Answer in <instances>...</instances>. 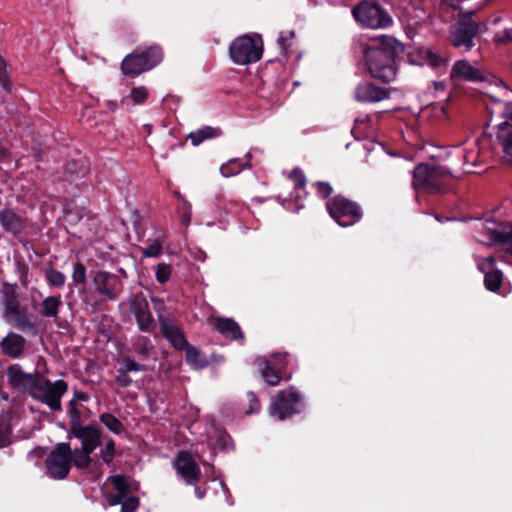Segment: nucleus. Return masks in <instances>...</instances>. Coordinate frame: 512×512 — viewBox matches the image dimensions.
I'll list each match as a JSON object with an SVG mask.
<instances>
[{"instance_id":"1","label":"nucleus","mask_w":512,"mask_h":512,"mask_svg":"<svg viewBox=\"0 0 512 512\" xmlns=\"http://www.w3.org/2000/svg\"><path fill=\"white\" fill-rule=\"evenodd\" d=\"M367 70L372 78L383 83L396 79L398 72L397 59L404 52V45L395 37L382 35L362 44Z\"/></svg>"},{"instance_id":"2","label":"nucleus","mask_w":512,"mask_h":512,"mask_svg":"<svg viewBox=\"0 0 512 512\" xmlns=\"http://www.w3.org/2000/svg\"><path fill=\"white\" fill-rule=\"evenodd\" d=\"M483 5L470 10H460L455 22L449 27L448 42L463 52H469L475 46L478 35L487 31V23L479 18Z\"/></svg>"},{"instance_id":"3","label":"nucleus","mask_w":512,"mask_h":512,"mask_svg":"<svg viewBox=\"0 0 512 512\" xmlns=\"http://www.w3.org/2000/svg\"><path fill=\"white\" fill-rule=\"evenodd\" d=\"M452 177L447 170L439 165L419 163L413 170L412 186L415 190L426 192H449Z\"/></svg>"},{"instance_id":"4","label":"nucleus","mask_w":512,"mask_h":512,"mask_svg":"<svg viewBox=\"0 0 512 512\" xmlns=\"http://www.w3.org/2000/svg\"><path fill=\"white\" fill-rule=\"evenodd\" d=\"M81 441V447L73 450V465L77 469H86L91 463V453L101 444V432L91 425L69 428L68 438Z\"/></svg>"},{"instance_id":"5","label":"nucleus","mask_w":512,"mask_h":512,"mask_svg":"<svg viewBox=\"0 0 512 512\" xmlns=\"http://www.w3.org/2000/svg\"><path fill=\"white\" fill-rule=\"evenodd\" d=\"M163 59V51L159 45H151L144 50L135 49L127 54L121 62V72L135 78L143 72L157 66Z\"/></svg>"},{"instance_id":"6","label":"nucleus","mask_w":512,"mask_h":512,"mask_svg":"<svg viewBox=\"0 0 512 512\" xmlns=\"http://www.w3.org/2000/svg\"><path fill=\"white\" fill-rule=\"evenodd\" d=\"M352 15L363 28L386 29L393 24L390 13L375 1H361L353 7Z\"/></svg>"},{"instance_id":"7","label":"nucleus","mask_w":512,"mask_h":512,"mask_svg":"<svg viewBox=\"0 0 512 512\" xmlns=\"http://www.w3.org/2000/svg\"><path fill=\"white\" fill-rule=\"evenodd\" d=\"M263 53V40L260 34H244L235 38L229 46L230 59L237 65H247L259 61Z\"/></svg>"},{"instance_id":"8","label":"nucleus","mask_w":512,"mask_h":512,"mask_svg":"<svg viewBox=\"0 0 512 512\" xmlns=\"http://www.w3.org/2000/svg\"><path fill=\"white\" fill-rule=\"evenodd\" d=\"M3 318L16 329L33 330L34 323L28 308L20 304L14 291H6L3 297Z\"/></svg>"},{"instance_id":"9","label":"nucleus","mask_w":512,"mask_h":512,"mask_svg":"<svg viewBox=\"0 0 512 512\" xmlns=\"http://www.w3.org/2000/svg\"><path fill=\"white\" fill-rule=\"evenodd\" d=\"M68 389L67 383L63 380L51 382L42 375L37 380L30 396L44 404L50 409L59 411L61 410V397Z\"/></svg>"},{"instance_id":"10","label":"nucleus","mask_w":512,"mask_h":512,"mask_svg":"<svg viewBox=\"0 0 512 512\" xmlns=\"http://www.w3.org/2000/svg\"><path fill=\"white\" fill-rule=\"evenodd\" d=\"M72 464L73 451L70 444L66 442L56 444L46 460L50 475L59 480L68 476Z\"/></svg>"},{"instance_id":"11","label":"nucleus","mask_w":512,"mask_h":512,"mask_svg":"<svg viewBox=\"0 0 512 512\" xmlns=\"http://www.w3.org/2000/svg\"><path fill=\"white\" fill-rule=\"evenodd\" d=\"M272 360L260 356L255 359V365L265 380L270 386H277L281 379L283 370L288 365L287 353H274L271 355Z\"/></svg>"},{"instance_id":"12","label":"nucleus","mask_w":512,"mask_h":512,"mask_svg":"<svg viewBox=\"0 0 512 512\" xmlns=\"http://www.w3.org/2000/svg\"><path fill=\"white\" fill-rule=\"evenodd\" d=\"M38 371L32 373H26L20 364H12L6 369V376L9 386L19 392L27 393L30 395L37 380L40 377Z\"/></svg>"},{"instance_id":"13","label":"nucleus","mask_w":512,"mask_h":512,"mask_svg":"<svg viewBox=\"0 0 512 512\" xmlns=\"http://www.w3.org/2000/svg\"><path fill=\"white\" fill-rule=\"evenodd\" d=\"M301 396L294 390L280 391L276 394L271 404V413L283 420L299 411L297 408Z\"/></svg>"},{"instance_id":"14","label":"nucleus","mask_w":512,"mask_h":512,"mask_svg":"<svg viewBox=\"0 0 512 512\" xmlns=\"http://www.w3.org/2000/svg\"><path fill=\"white\" fill-rule=\"evenodd\" d=\"M93 284L102 301L116 299L122 290L119 278L106 271L96 272L93 277Z\"/></svg>"},{"instance_id":"15","label":"nucleus","mask_w":512,"mask_h":512,"mask_svg":"<svg viewBox=\"0 0 512 512\" xmlns=\"http://www.w3.org/2000/svg\"><path fill=\"white\" fill-rule=\"evenodd\" d=\"M173 465L177 473L188 485H196L198 483L201 471L189 452L180 451L175 457Z\"/></svg>"},{"instance_id":"16","label":"nucleus","mask_w":512,"mask_h":512,"mask_svg":"<svg viewBox=\"0 0 512 512\" xmlns=\"http://www.w3.org/2000/svg\"><path fill=\"white\" fill-rule=\"evenodd\" d=\"M129 484L121 475L110 476L103 485V496L110 506L122 502L129 492Z\"/></svg>"},{"instance_id":"17","label":"nucleus","mask_w":512,"mask_h":512,"mask_svg":"<svg viewBox=\"0 0 512 512\" xmlns=\"http://www.w3.org/2000/svg\"><path fill=\"white\" fill-rule=\"evenodd\" d=\"M390 94L391 90L389 88L380 87L373 82L365 81L356 86L354 98L360 103H377L389 99Z\"/></svg>"},{"instance_id":"18","label":"nucleus","mask_w":512,"mask_h":512,"mask_svg":"<svg viewBox=\"0 0 512 512\" xmlns=\"http://www.w3.org/2000/svg\"><path fill=\"white\" fill-rule=\"evenodd\" d=\"M450 78L453 81H466L474 83L486 81L484 72L481 69L473 66L466 59L455 61L450 71Z\"/></svg>"},{"instance_id":"19","label":"nucleus","mask_w":512,"mask_h":512,"mask_svg":"<svg viewBox=\"0 0 512 512\" xmlns=\"http://www.w3.org/2000/svg\"><path fill=\"white\" fill-rule=\"evenodd\" d=\"M159 325L163 336L172 344L177 350H183L187 345L186 338L181 329L176 323L167 317L159 314Z\"/></svg>"},{"instance_id":"20","label":"nucleus","mask_w":512,"mask_h":512,"mask_svg":"<svg viewBox=\"0 0 512 512\" xmlns=\"http://www.w3.org/2000/svg\"><path fill=\"white\" fill-rule=\"evenodd\" d=\"M26 347V339L17 333H8L0 342V349L3 355L12 359L20 358Z\"/></svg>"},{"instance_id":"21","label":"nucleus","mask_w":512,"mask_h":512,"mask_svg":"<svg viewBox=\"0 0 512 512\" xmlns=\"http://www.w3.org/2000/svg\"><path fill=\"white\" fill-rule=\"evenodd\" d=\"M408 61L411 64L424 65L427 64L433 69L446 66L447 59L431 49H420L416 54L408 53Z\"/></svg>"},{"instance_id":"22","label":"nucleus","mask_w":512,"mask_h":512,"mask_svg":"<svg viewBox=\"0 0 512 512\" xmlns=\"http://www.w3.org/2000/svg\"><path fill=\"white\" fill-rule=\"evenodd\" d=\"M132 311L136 317V321L140 330L151 331L154 328V320L149 311L148 303L144 298H134L132 302Z\"/></svg>"},{"instance_id":"23","label":"nucleus","mask_w":512,"mask_h":512,"mask_svg":"<svg viewBox=\"0 0 512 512\" xmlns=\"http://www.w3.org/2000/svg\"><path fill=\"white\" fill-rule=\"evenodd\" d=\"M327 208L330 215L338 221L339 224L343 225L340 222V218L345 215L359 216V211L357 206L350 202L349 200L337 196L331 201L327 203Z\"/></svg>"},{"instance_id":"24","label":"nucleus","mask_w":512,"mask_h":512,"mask_svg":"<svg viewBox=\"0 0 512 512\" xmlns=\"http://www.w3.org/2000/svg\"><path fill=\"white\" fill-rule=\"evenodd\" d=\"M90 164L86 157L79 155L71 158L64 165V179L70 183L83 178L89 172Z\"/></svg>"},{"instance_id":"25","label":"nucleus","mask_w":512,"mask_h":512,"mask_svg":"<svg viewBox=\"0 0 512 512\" xmlns=\"http://www.w3.org/2000/svg\"><path fill=\"white\" fill-rule=\"evenodd\" d=\"M497 140L502 148L504 162L512 165V125L508 121L498 126Z\"/></svg>"},{"instance_id":"26","label":"nucleus","mask_w":512,"mask_h":512,"mask_svg":"<svg viewBox=\"0 0 512 512\" xmlns=\"http://www.w3.org/2000/svg\"><path fill=\"white\" fill-rule=\"evenodd\" d=\"M211 324L223 336L232 340L243 339L239 325L231 318H214Z\"/></svg>"},{"instance_id":"27","label":"nucleus","mask_w":512,"mask_h":512,"mask_svg":"<svg viewBox=\"0 0 512 512\" xmlns=\"http://www.w3.org/2000/svg\"><path fill=\"white\" fill-rule=\"evenodd\" d=\"M247 160L244 162L240 158L230 159L220 167V172L224 177H230L240 173L245 167H250L251 154H246Z\"/></svg>"},{"instance_id":"28","label":"nucleus","mask_w":512,"mask_h":512,"mask_svg":"<svg viewBox=\"0 0 512 512\" xmlns=\"http://www.w3.org/2000/svg\"><path fill=\"white\" fill-rule=\"evenodd\" d=\"M222 134L220 128H214L211 126H205L196 131H192L188 134V139L191 140L192 145L198 146L204 140L213 139Z\"/></svg>"},{"instance_id":"29","label":"nucleus","mask_w":512,"mask_h":512,"mask_svg":"<svg viewBox=\"0 0 512 512\" xmlns=\"http://www.w3.org/2000/svg\"><path fill=\"white\" fill-rule=\"evenodd\" d=\"M0 221L2 226L12 233H19L23 228L20 217L10 209H5L0 213Z\"/></svg>"},{"instance_id":"30","label":"nucleus","mask_w":512,"mask_h":512,"mask_svg":"<svg viewBox=\"0 0 512 512\" xmlns=\"http://www.w3.org/2000/svg\"><path fill=\"white\" fill-rule=\"evenodd\" d=\"M62 305L60 297L48 296L42 301L41 315L47 318H58V310Z\"/></svg>"},{"instance_id":"31","label":"nucleus","mask_w":512,"mask_h":512,"mask_svg":"<svg viewBox=\"0 0 512 512\" xmlns=\"http://www.w3.org/2000/svg\"><path fill=\"white\" fill-rule=\"evenodd\" d=\"M12 427L8 417H0V448H4L11 444Z\"/></svg>"},{"instance_id":"32","label":"nucleus","mask_w":512,"mask_h":512,"mask_svg":"<svg viewBox=\"0 0 512 512\" xmlns=\"http://www.w3.org/2000/svg\"><path fill=\"white\" fill-rule=\"evenodd\" d=\"M484 273H485L484 283H485L486 288L490 291H497L502 285L503 275H502L501 271L491 270V271H487Z\"/></svg>"},{"instance_id":"33","label":"nucleus","mask_w":512,"mask_h":512,"mask_svg":"<svg viewBox=\"0 0 512 512\" xmlns=\"http://www.w3.org/2000/svg\"><path fill=\"white\" fill-rule=\"evenodd\" d=\"M7 61L0 55V85L5 92L10 93L12 90V82L10 80V71Z\"/></svg>"},{"instance_id":"34","label":"nucleus","mask_w":512,"mask_h":512,"mask_svg":"<svg viewBox=\"0 0 512 512\" xmlns=\"http://www.w3.org/2000/svg\"><path fill=\"white\" fill-rule=\"evenodd\" d=\"M491 237L493 240L500 243H509L512 241V226L502 225L498 229L491 231Z\"/></svg>"},{"instance_id":"35","label":"nucleus","mask_w":512,"mask_h":512,"mask_svg":"<svg viewBox=\"0 0 512 512\" xmlns=\"http://www.w3.org/2000/svg\"><path fill=\"white\" fill-rule=\"evenodd\" d=\"M287 178L291 182H293L294 189H296V190H302L306 186L307 178H306L303 170L299 167H295L294 169H292L288 173Z\"/></svg>"},{"instance_id":"36","label":"nucleus","mask_w":512,"mask_h":512,"mask_svg":"<svg viewBox=\"0 0 512 512\" xmlns=\"http://www.w3.org/2000/svg\"><path fill=\"white\" fill-rule=\"evenodd\" d=\"M100 420L110 431L116 434H120L124 430L122 423L112 414H102Z\"/></svg>"},{"instance_id":"37","label":"nucleus","mask_w":512,"mask_h":512,"mask_svg":"<svg viewBox=\"0 0 512 512\" xmlns=\"http://www.w3.org/2000/svg\"><path fill=\"white\" fill-rule=\"evenodd\" d=\"M149 96V91L145 86L133 87L130 97L135 104H143Z\"/></svg>"},{"instance_id":"38","label":"nucleus","mask_w":512,"mask_h":512,"mask_svg":"<svg viewBox=\"0 0 512 512\" xmlns=\"http://www.w3.org/2000/svg\"><path fill=\"white\" fill-rule=\"evenodd\" d=\"M46 279L49 284L56 287H61L65 283V276L61 272L54 269L46 270Z\"/></svg>"},{"instance_id":"39","label":"nucleus","mask_w":512,"mask_h":512,"mask_svg":"<svg viewBox=\"0 0 512 512\" xmlns=\"http://www.w3.org/2000/svg\"><path fill=\"white\" fill-rule=\"evenodd\" d=\"M186 360L187 362L192 365L198 367L200 364V353L199 351L191 346L188 342L187 345L184 347Z\"/></svg>"},{"instance_id":"40","label":"nucleus","mask_w":512,"mask_h":512,"mask_svg":"<svg viewBox=\"0 0 512 512\" xmlns=\"http://www.w3.org/2000/svg\"><path fill=\"white\" fill-rule=\"evenodd\" d=\"M171 266L166 263H159L156 266V279L159 283H165L170 279Z\"/></svg>"},{"instance_id":"41","label":"nucleus","mask_w":512,"mask_h":512,"mask_svg":"<svg viewBox=\"0 0 512 512\" xmlns=\"http://www.w3.org/2000/svg\"><path fill=\"white\" fill-rule=\"evenodd\" d=\"M115 443L112 439H109L105 443V447L100 451V457L106 464L111 463L114 457Z\"/></svg>"},{"instance_id":"42","label":"nucleus","mask_w":512,"mask_h":512,"mask_svg":"<svg viewBox=\"0 0 512 512\" xmlns=\"http://www.w3.org/2000/svg\"><path fill=\"white\" fill-rule=\"evenodd\" d=\"M69 416H70V427L74 428L78 427L81 424L80 422V411L76 407L75 399H72L69 403Z\"/></svg>"},{"instance_id":"43","label":"nucleus","mask_w":512,"mask_h":512,"mask_svg":"<svg viewBox=\"0 0 512 512\" xmlns=\"http://www.w3.org/2000/svg\"><path fill=\"white\" fill-rule=\"evenodd\" d=\"M122 369H124L127 373L132 371H146L147 367L143 364L137 363L136 361L130 358H124L121 361Z\"/></svg>"},{"instance_id":"44","label":"nucleus","mask_w":512,"mask_h":512,"mask_svg":"<svg viewBox=\"0 0 512 512\" xmlns=\"http://www.w3.org/2000/svg\"><path fill=\"white\" fill-rule=\"evenodd\" d=\"M362 125H365L366 127H371L372 126V117L370 115H364V116L357 117L355 119L354 127L352 129V134L354 135L355 138L360 137V136H357L356 133H358L360 131V128Z\"/></svg>"},{"instance_id":"45","label":"nucleus","mask_w":512,"mask_h":512,"mask_svg":"<svg viewBox=\"0 0 512 512\" xmlns=\"http://www.w3.org/2000/svg\"><path fill=\"white\" fill-rule=\"evenodd\" d=\"M72 278L75 283H80V284L85 283L86 268L82 263L78 262L75 264Z\"/></svg>"},{"instance_id":"46","label":"nucleus","mask_w":512,"mask_h":512,"mask_svg":"<svg viewBox=\"0 0 512 512\" xmlns=\"http://www.w3.org/2000/svg\"><path fill=\"white\" fill-rule=\"evenodd\" d=\"M142 253L145 257H157L162 253V245L158 241H153L143 248Z\"/></svg>"},{"instance_id":"47","label":"nucleus","mask_w":512,"mask_h":512,"mask_svg":"<svg viewBox=\"0 0 512 512\" xmlns=\"http://www.w3.org/2000/svg\"><path fill=\"white\" fill-rule=\"evenodd\" d=\"M494 41L497 44L508 45L512 42V28H506L495 34Z\"/></svg>"},{"instance_id":"48","label":"nucleus","mask_w":512,"mask_h":512,"mask_svg":"<svg viewBox=\"0 0 512 512\" xmlns=\"http://www.w3.org/2000/svg\"><path fill=\"white\" fill-rule=\"evenodd\" d=\"M151 349H152V345H151L149 339L144 338L138 344L137 354L142 359L147 358L149 356Z\"/></svg>"},{"instance_id":"49","label":"nucleus","mask_w":512,"mask_h":512,"mask_svg":"<svg viewBox=\"0 0 512 512\" xmlns=\"http://www.w3.org/2000/svg\"><path fill=\"white\" fill-rule=\"evenodd\" d=\"M115 382L119 387H128L131 385L132 379L129 377L128 373L121 367L118 370V375L115 378Z\"/></svg>"},{"instance_id":"50","label":"nucleus","mask_w":512,"mask_h":512,"mask_svg":"<svg viewBox=\"0 0 512 512\" xmlns=\"http://www.w3.org/2000/svg\"><path fill=\"white\" fill-rule=\"evenodd\" d=\"M139 506V500L136 497H128L122 502V512H134Z\"/></svg>"},{"instance_id":"51","label":"nucleus","mask_w":512,"mask_h":512,"mask_svg":"<svg viewBox=\"0 0 512 512\" xmlns=\"http://www.w3.org/2000/svg\"><path fill=\"white\" fill-rule=\"evenodd\" d=\"M494 267H495V258L493 256H489V257L482 259L478 264V268L481 272L495 270Z\"/></svg>"},{"instance_id":"52","label":"nucleus","mask_w":512,"mask_h":512,"mask_svg":"<svg viewBox=\"0 0 512 512\" xmlns=\"http://www.w3.org/2000/svg\"><path fill=\"white\" fill-rule=\"evenodd\" d=\"M247 402L249 403V409L246 410L247 414L256 412L260 409V402L254 393H248L246 396Z\"/></svg>"},{"instance_id":"53","label":"nucleus","mask_w":512,"mask_h":512,"mask_svg":"<svg viewBox=\"0 0 512 512\" xmlns=\"http://www.w3.org/2000/svg\"><path fill=\"white\" fill-rule=\"evenodd\" d=\"M294 32L290 31L288 33V36H285L283 33L280 34L278 38V43L280 45V48L283 52H286L287 49L291 46L290 39L294 37Z\"/></svg>"},{"instance_id":"54","label":"nucleus","mask_w":512,"mask_h":512,"mask_svg":"<svg viewBox=\"0 0 512 512\" xmlns=\"http://www.w3.org/2000/svg\"><path fill=\"white\" fill-rule=\"evenodd\" d=\"M313 187L317 190V192H333V188L328 182L318 181L315 184H313Z\"/></svg>"},{"instance_id":"55","label":"nucleus","mask_w":512,"mask_h":512,"mask_svg":"<svg viewBox=\"0 0 512 512\" xmlns=\"http://www.w3.org/2000/svg\"><path fill=\"white\" fill-rule=\"evenodd\" d=\"M505 114L508 120L512 122V102L505 106Z\"/></svg>"},{"instance_id":"56","label":"nucleus","mask_w":512,"mask_h":512,"mask_svg":"<svg viewBox=\"0 0 512 512\" xmlns=\"http://www.w3.org/2000/svg\"><path fill=\"white\" fill-rule=\"evenodd\" d=\"M75 401L76 400H81V401H85L88 399V395L84 392H78L75 394V397H74Z\"/></svg>"},{"instance_id":"57","label":"nucleus","mask_w":512,"mask_h":512,"mask_svg":"<svg viewBox=\"0 0 512 512\" xmlns=\"http://www.w3.org/2000/svg\"><path fill=\"white\" fill-rule=\"evenodd\" d=\"M153 303L157 306H163V302L157 298H152Z\"/></svg>"},{"instance_id":"58","label":"nucleus","mask_w":512,"mask_h":512,"mask_svg":"<svg viewBox=\"0 0 512 512\" xmlns=\"http://www.w3.org/2000/svg\"><path fill=\"white\" fill-rule=\"evenodd\" d=\"M196 492H197L199 498L204 497V491L197 489Z\"/></svg>"},{"instance_id":"59","label":"nucleus","mask_w":512,"mask_h":512,"mask_svg":"<svg viewBox=\"0 0 512 512\" xmlns=\"http://www.w3.org/2000/svg\"><path fill=\"white\" fill-rule=\"evenodd\" d=\"M185 224H187L189 222V216L187 214L184 215L183 217V220H182Z\"/></svg>"},{"instance_id":"60","label":"nucleus","mask_w":512,"mask_h":512,"mask_svg":"<svg viewBox=\"0 0 512 512\" xmlns=\"http://www.w3.org/2000/svg\"><path fill=\"white\" fill-rule=\"evenodd\" d=\"M508 253L512 255V247L508 249Z\"/></svg>"}]
</instances>
